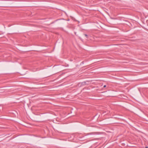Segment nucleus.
Instances as JSON below:
<instances>
[{
    "label": "nucleus",
    "mask_w": 148,
    "mask_h": 148,
    "mask_svg": "<svg viewBox=\"0 0 148 148\" xmlns=\"http://www.w3.org/2000/svg\"><path fill=\"white\" fill-rule=\"evenodd\" d=\"M106 85H104V86H103V87H104V88H105V87H106Z\"/></svg>",
    "instance_id": "obj_1"
},
{
    "label": "nucleus",
    "mask_w": 148,
    "mask_h": 148,
    "mask_svg": "<svg viewBox=\"0 0 148 148\" xmlns=\"http://www.w3.org/2000/svg\"><path fill=\"white\" fill-rule=\"evenodd\" d=\"M85 36H87V35H86V34H85Z\"/></svg>",
    "instance_id": "obj_2"
},
{
    "label": "nucleus",
    "mask_w": 148,
    "mask_h": 148,
    "mask_svg": "<svg viewBox=\"0 0 148 148\" xmlns=\"http://www.w3.org/2000/svg\"><path fill=\"white\" fill-rule=\"evenodd\" d=\"M148 148V147H146L145 148Z\"/></svg>",
    "instance_id": "obj_3"
},
{
    "label": "nucleus",
    "mask_w": 148,
    "mask_h": 148,
    "mask_svg": "<svg viewBox=\"0 0 148 148\" xmlns=\"http://www.w3.org/2000/svg\"><path fill=\"white\" fill-rule=\"evenodd\" d=\"M56 9L58 10V9L57 8V9Z\"/></svg>",
    "instance_id": "obj_4"
}]
</instances>
